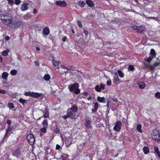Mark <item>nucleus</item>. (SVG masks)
I'll return each mask as SVG.
<instances>
[{
	"label": "nucleus",
	"instance_id": "1",
	"mask_svg": "<svg viewBox=\"0 0 160 160\" xmlns=\"http://www.w3.org/2000/svg\"><path fill=\"white\" fill-rule=\"evenodd\" d=\"M1 19L2 22L5 25H8L11 23L12 19L11 15L7 12H4L1 14Z\"/></svg>",
	"mask_w": 160,
	"mask_h": 160
},
{
	"label": "nucleus",
	"instance_id": "2",
	"mask_svg": "<svg viewBox=\"0 0 160 160\" xmlns=\"http://www.w3.org/2000/svg\"><path fill=\"white\" fill-rule=\"evenodd\" d=\"M78 107L75 105H72V107L68 110V116L72 118H76L77 116L76 113L78 111Z\"/></svg>",
	"mask_w": 160,
	"mask_h": 160
},
{
	"label": "nucleus",
	"instance_id": "3",
	"mask_svg": "<svg viewBox=\"0 0 160 160\" xmlns=\"http://www.w3.org/2000/svg\"><path fill=\"white\" fill-rule=\"evenodd\" d=\"M68 88L70 91L76 94H78L80 93V90L79 88V84L77 83H75L69 86Z\"/></svg>",
	"mask_w": 160,
	"mask_h": 160
},
{
	"label": "nucleus",
	"instance_id": "4",
	"mask_svg": "<svg viewBox=\"0 0 160 160\" xmlns=\"http://www.w3.org/2000/svg\"><path fill=\"white\" fill-rule=\"evenodd\" d=\"M22 24V22L21 21H17L12 20L11 23L9 24V26L13 28H16L21 26Z\"/></svg>",
	"mask_w": 160,
	"mask_h": 160
},
{
	"label": "nucleus",
	"instance_id": "5",
	"mask_svg": "<svg viewBox=\"0 0 160 160\" xmlns=\"http://www.w3.org/2000/svg\"><path fill=\"white\" fill-rule=\"evenodd\" d=\"M24 94L25 96L31 97L35 98H37L39 97H40L42 95L41 93L34 92H33L30 91L25 92Z\"/></svg>",
	"mask_w": 160,
	"mask_h": 160
},
{
	"label": "nucleus",
	"instance_id": "6",
	"mask_svg": "<svg viewBox=\"0 0 160 160\" xmlns=\"http://www.w3.org/2000/svg\"><path fill=\"white\" fill-rule=\"evenodd\" d=\"M122 127V124L121 122L120 121H117L113 127V130L116 132H119L121 131Z\"/></svg>",
	"mask_w": 160,
	"mask_h": 160
},
{
	"label": "nucleus",
	"instance_id": "7",
	"mask_svg": "<svg viewBox=\"0 0 160 160\" xmlns=\"http://www.w3.org/2000/svg\"><path fill=\"white\" fill-rule=\"evenodd\" d=\"M152 138L156 141H158L160 140L159 132L156 130H154L152 133Z\"/></svg>",
	"mask_w": 160,
	"mask_h": 160
},
{
	"label": "nucleus",
	"instance_id": "8",
	"mask_svg": "<svg viewBox=\"0 0 160 160\" xmlns=\"http://www.w3.org/2000/svg\"><path fill=\"white\" fill-rule=\"evenodd\" d=\"M27 139L31 145H33L35 142V139L34 136L32 134H29L27 136Z\"/></svg>",
	"mask_w": 160,
	"mask_h": 160
},
{
	"label": "nucleus",
	"instance_id": "9",
	"mask_svg": "<svg viewBox=\"0 0 160 160\" xmlns=\"http://www.w3.org/2000/svg\"><path fill=\"white\" fill-rule=\"evenodd\" d=\"M55 4L57 6L61 7H65L67 6V4L64 1H57L56 2Z\"/></svg>",
	"mask_w": 160,
	"mask_h": 160
},
{
	"label": "nucleus",
	"instance_id": "10",
	"mask_svg": "<svg viewBox=\"0 0 160 160\" xmlns=\"http://www.w3.org/2000/svg\"><path fill=\"white\" fill-rule=\"evenodd\" d=\"M39 113L43 114V117L44 118H47L49 116V112L47 108H45L44 111L40 110Z\"/></svg>",
	"mask_w": 160,
	"mask_h": 160
},
{
	"label": "nucleus",
	"instance_id": "11",
	"mask_svg": "<svg viewBox=\"0 0 160 160\" xmlns=\"http://www.w3.org/2000/svg\"><path fill=\"white\" fill-rule=\"evenodd\" d=\"M91 120L88 117H87L85 119V126L87 128L91 127Z\"/></svg>",
	"mask_w": 160,
	"mask_h": 160
},
{
	"label": "nucleus",
	"instance_id": "12",
	"mask_svg": "<svg viewBox=\"0 0 160 160\" xmlns=\"http://www.w3.org/2000/svg\"><path fill=\"white\" fill-rule=\"evenodd\" d=\"M29 4L27 3H23L21 7V10L22 11L27 10L29 8Z\"/></svg>",
	"mask_w": 160,
	"mask_h": 160
},
{
	"label": "nucleus",
	"instance_id": "13",
	"mask_svg": "<svg viewBox=\"0 0 160 160\" xmlns=\"http://www.w3.org/2000/svg\"><path fill=\"white\" fill-rule=\"evenodd\" d=\"M12 154L13 156H15L17 157H19L21 154L19 148H17L14 150L12 152Z\"/></svg>",
	"mask_w": 160,
	"mask_h": 160
},
{
	"label": "nucleus",
	"instance_id": "14",
	"mask_svg": "<svg viewBox=\"0 0 160 160\" xmlns=\"http://www.w3.org/2000/svg\"><path fill=\"white\" fill-rule=\"evenodd\" d=\"M114 74L113 82L114 83H116L119 81L120 79L118 77V73L116 72L114 73Z\"/></svg>",
	"mask_w": 160,
	"mask_h": 160
},
{
	"label": "nucleus",
	"instance_id": "15",
	"mask_svg": "<svg viewBox=\"0 0 160 160\" xmlns=\"http://www.w3.org/2000/svg\"><path fill=\"white\" fill-rule=\"evenodd\" d=\"M52 62L53 63V64L54 66L56 68H59V62L55 60H54V58L52 57Z\"/></svg>",
	"mask_w": 160,
	"mask_h": 160
},
{
	"label": "nucleus",
	"instance_id": "16",
	"mask_svg": "<svg viewBox=\"0 0 160 160\" xmlns=\"http://www.w3.org/2000/svg\"><path fill=\"white\" fill-rule=\"evenodd\" d=\"M49 33V29L48 27H46L43 29V33L45 35H48Z\"/></svg>",
	"mask_w": 160,
	"mask_h": 160
},
{
	"label": "nucleus",
	"instance_id": "17",
	"mask_svg": "<svg viewBox=\"0 0 160 160\" xmlns=\"http://www.w3.org/2000/svg\"><path fill=\"white\" fill-rule=\"evenodd\" d=\"M97 99V101L100 102H105V100L103 97H101L100 96H98Z\"/></svg>",
	"mask_w": 160,
	"mask_h": 160
},
{
	"label": "nucleus",
	"instance_id": "18",
	"mask_svg": "<svg viewBox=\"0 0 160 160\" xmlns=\"http://www.w3.org/2000/svg\"><path fill=\"white\" fill-rule=\"evenodd\" d=\"M139 88L141 89L144 88L146 86V84L143 82H141L138 83Z\"/></svg>",
	"mask_w": 160,
	"mask_h": 160
},
{
	"label": "nucleus",
	"instance_id": "19",
	"mask_svg": "<svg viewBox=\"0 0 160 160\" xmlns=\"http://www.w3.org/2000/svg\"><path fill=\"white\" fill-rule=\"evenodd\" d=\"M10 132H8L7 131H6V132L5 135V136L3 139V140L1 141V144H2L4 142L6 141L8 138L7 136L8 135Z\"/></svg>",
	"mask_w": 160,
	"mask_h": 160
},
{
	"label": "nucleus",
	"instance_id": "20",
	"mask_svg": "<svg viewBox=\"0 0 160 160\" xmlns=\"http://www.w3.org/2000/svg\"><path fill=\"white\" fill-rule=\"evenodd\" d=\"M69 138H66L65 140V144L67 147H69L71 145L72 143Z\"/></svg>",
	"mask_w": 160,
	"mask_h": 160
},
{
	"label": "nucleus",
	"instance_id": "21",
	"mask_svg": "<svg viewBox=\"0 0 160 160\" xmlns=\"http://www.w3.org/2000/svg\"><path fill=\"white\" fill-rule=\"evenodd\" d=\"M154 150L155 153L160 158V152L159 151L158 148L157 146L154 147Z\"/></svg>",
	"mask_w": 160,
	"mask_h": 160
},
{
	"label": "nucleus",
	"instance_id": "22",
	"mask_svg": "<svg viewBox=\"0 0 160 160\" xmlns=\"http://www.w3.org/2000/svg\"><path fill=\"white\" fill-rule=\"evenodd\" d=\"M98 103L97 102H95L94 105V108L92 109V112H95L97 110L98 108Z\"/></svg>",
	"mask_w": 160,
	"mask_h": 160
},
{
	"label": "nucleus",
	"instance_id": "23",
	"mask_svg": "<svg viewBox=\"0 0 160 160\" xmlns=\"http://www.w3.org/2000/svg\"><path fill=\"white\" fill-rule=\"evenodd\" d=\"M86 2L87 4L89 7H92L94 6V3L91 0H87Z\"/></svg>",
	"mask_w": 160,
	"mask_h": 160
},
{
	"label": "nucleus",
	"instance_id": "24",
	"mask_svg": "<svg viewBox=\"0 0 160 160\" xmlns=\"http://www.w3.org/2000/svg\"><path fill=\"white\" fill-rule=\"evenodd\" d=\"M9 49H7L6 50H4L2 52V55L3 56H6L8 54V53L9 52Z\"/></svg>",
	"mask_w": 160,
	"mask_h": 160
},
{
	"label": "nucleus",
	"instance_id": "25",
	"mask_svg": "<svg viewBox=\"0 0 160 160\" xmlns=\"http://www.w3.org/2000/svg\"><path fill=\"white\" fill-rule=\"evenodd\" d=\"M53 131L56 134H59L60 133V130L57 125L55 126L53 129Z\"/></svg>",
	"mask_w": 160,
	"mask_h": 160
},
{
	"label": "nucleus",
	"instance_id": "26",
	"mask_svg": "<svg viewBox=\"0 0 160 160\" xmlns=\"http://www.w3.org/2000/svg\"><path fill=\"white\" fill-rule=\"evenodd\" d=\"M42 124L43 127L48 128V120L47 119H45L42 122Z\"/></svg>",
	"mask_w": 160,
	"mask_h": 160
},
{
	"label": "nucleus",
	"instance_id": "27",
	"mask_svg": "<svg viewBox=\"0 0 160 160\" xmlns=\"http://www.w3.org/2000/svg\"><path fill=\"white\" fill-rule=\"evenodd\" d=\"M50 78V76L48 74H47L44 75L43 79L46 81H49Z\"/></svg>",
	"mask_w": 160,
	"mask_h": 160
},
{
	"label": "nucleus",
	"instance_id": "28",
	"mask_svg": "<svg viewBox=\"0 0 160 160\" xmlns=\"http://www.w3.org/2000/svg\"><path fill=\"white\" fill-rule=\"evenodd\" d=\"M8 76V73L5 72H3L2 74V78L5 80H6L7 79Z\"/></svg>",
	"mask_w": 160,
	"mask_h": 160
},
{
	"label": "nucleus",
	"instance_id": "29",
	"mask_svg": "<svg viewBox=\"0 0 160 160\" xmlns=\"http://www.w3.org/2000/svg\"><path fill=\"white\" fill-rule=\"evenodd\" d=\"M144 28L142 26L138 27L137 32L138 33L142 32L144 30Z\"/></svg>",
	"mask_w": 160,
	"mask_h": 160
},
{
	"label": "nucleus",
	"instance_id": "30",
	"mask_svg": "<svg viewBox=\"0 0 160 160\" xmlns=\"http://www.w3.org/2000/svg\"><path fill=\"white\" fill-rule=\"evenodd\" d=\"M85 4V3L82 1H80L78 2V5L80 6L81 8L83 7Z\"/></svg>",
	"mask_w": 160,
	"mask_h": 160
},
{
	"label": "nucleus",
	"instance_id": "31",
	"mask_svg": "<svg viewBox=\"0 0 160 160\" xmlns=\"http://www.w3.org/2000/svg\"><path fill=\"white\" fill-rule=\"evenodd\" d=\"M143 151L145 154H147L149 151V149L146 147H144L143 149Z\"/></svg>",
	"mask_w": 160,
	"mask_h": 160
},
{
	"label": "nucleus",
	"instance_id": "32",
	"mask_svg": "<svg viewBox=\"0 0 160 160\" xmlns=\"http://www.w3.org/2000/svg\"><path fill=\"white\" fill-rule=\"evenodd\" d=\"M142 125L141 124H138L137 125V129L138 132L140 133L142 132V131L141 130Z\"/></svg>",
	"mask_w": 160,
	"mask_h": 160
},
{
	"label": "nucleus",
	"instance_id": "33",
	"mask_svg": "<svg viewBox=\"0 0 160 160\" xmlns=\"http://www.w3.org/2000/svg\"><path fill=\"white\" fill-rule=\"evenodd\" d=\"M68 155L67 154H64L62 156V160H69L68 158Z\"/></svg>",
	"mask_w": 160,
	"mask_h": 160
},
{
	"label": "nucleus",
	"instance_id": "34",
	"mask_svg": "<svg viewBox=\"0 0 160 160\" xmlns=\"http://www.w3.org/2000/svg\"><path fill=\"white\" fill-rule=\"evenodd\" d=\"M118 74L120 78H123L124 77V74L121 71L118 70Z\"/></svg>",
	"mask_w": 160,
	"mask_h": 160
},
{
	"label": "nucleus",
	"instance_id": "35",
	"mask_svg": "<svg viewBox=\"0 0 160 160\" xmlns=\"http://www.w3.org/2000/svg\"><path fill=\"white\" fill-rule=\"evenodd\" d=\"M100 88V86H99L98 85H97L96 86L95 88V90L97 91L100 92L101 91Z\"/></svg>",
	"mask_w": 160,
	"mask_h": 160
},
{
	"label": "nucleus",
	"instance_id": "36",
	"mask_svg": "<svg viewBox=\"0 0 160 160\" xmlns=\"http://www.w3.org/2000/svg\"><path fill=\"white\" fill-rule=\"evenodd\" d=\"M47 128H45L43 127L41 129V131L42 132L45 133L46 132L47 129Z\"/></svg>",
	"mask_w": 160,
	"mask_h": 160
},
{
	"label": "nucleus",
	"instance_id": "37",
	"mask_svg": "<svg viewBox=\"0 0 160 160\" xmlns=\"http://www.w3.org/2000/svg\"><path fill=\"white\" fill-rule=\"evenodd\" d=\"M150 53L152 55V56H153V57H154L155 55V50L153 49H151V50Z\"/></svg>",
	"mask_w": 160,
	"mask_h": 160
},
{
	"label": "nucleus",
	"instance_id": "38",
	"mask_svg": "<svg viewBox=\"0 0 160 160\" xmlns=\"http://www.w3.org/2000/svg\"><path fill=\"white\" fill-rule=\"evenodd\" d=\"M10 73L12 75H15L17 73V71L15 70H13L11 71Z\"/></svg>",
	"mask_w": 160,
	"mask_h": 160
},
{
	"label": "nucleus",
	"instance_id": "39",
	"mask_svg": "<svg viewBox=\"0 0 160 160\" xmlns=\"http://www.w3.org/2000/svg\"><path fill=\"white\" fill-rule=\"evenodd\" d=\"M154 57H153V56H149V57L147 59V61L148 62H150Z\"/></svg>",
	"mask_w": 160,
	"mask_h": 160
},
{
	"label": "nucleus",
	"instance_id": "40",
	"mask_svg": "<svg viewBox=\"0 0 160 160\" xmlns=\"http://www.w3.org/2000/svg\"><path fill=\"white\" fill-rule=\"evenodd\" d=\"M8 104V107L10 109H12L13 108H14V107L13 105V104L11 102H9Z\"/></svg>",
	"mask_w": 160,
	"mask_h": 160
},
{
	"label": "nucleus",
	"instance_id": "41",
	"mask_svg": "<svg viewBox=\"0 0 160 160\" xmlns=\"http://www.w3.org/2000/svg\"><path fill=\"white\" fill-rule=\"evenodd\" d=\"M8 1V3L11 5H13L14 4V1L13 0H7Z\"/></svg>",
	"mask_w": 160,
	"mask_h": 160
},
{
	"label": "nucleus",
	"instance_id": "42",
	"mask_svg": "<svg viewBox=\"0 0 160 160\" xmlns=\"http://www.w3.org/2000/svg\"><path fill=\"white\" fill-rule=\"evenodd\" d=\"M19 101L23 104H24L26 102V101L22 98H20L19 100Z\"/></svg>",
	"mask_w": 160,
	"mask_h": 160
},
{
	"label": "nucleus",
	"instance_id": "43",
	"mask_svg": "<svg viewBox=\"0 0 160 160\" xmlns=\"http://www.w3.org/2000/svg\"><path fill=\"white\" fill-rule=\"evenodd\" d=\"M134 69L133 66L132 65H130L129 66L128 69L131 71H133Z\"/></svg>",
	"mask_w": 160,
	"mask_h": 160
},
{
	"label": "nucleus",
	"instance_id": "44",
	"mask_svg": "<svg viewBox=\"0 0 160 160\" xmlns=\"http://www.w3.org/2000/svg\"><path fill=\"white\" fill-rule=\"evenodd\" d=\"M155 97L157 99H159L160 98V92H157L155 95Z\"/></svg>",
	"mask_w": 160,
	"mask_h": 160
},
{
	"label": "nucleus",
	"instance_id": "45",
	"mask_svg": "<svg viewBox=\"0 0 160 160\" xmlns=\"http://www.w3.org/2000/svg\"><path fill=\"white\" fill-rule=\"evenodd\" d=\"M100 86L101 90H104L105 89V85L104 84L101 83Z\"/></svg>",
	"mask_w": 160,
	"mask_h": 160
},
{
	"label": "nucleus",
	"instance_id": "46",
	"mask_svg": "<svg viewBox=\"0 0 160 160\" xmlns=\"http://www.w3.org/2000/svg\"><path fill=\"white\" fill-rule=\"evenodd\" d=\"M15 3L17 5L19 4L21 2V1L20 0H15Z\"/></svg>",
	"mask_w": 160,
	"mask_h": 160
},
{
	"label": "nucleus",
	"instance_id": "47",
	"mask_svg": "<svg viewBox=\"0 0 160 160\" xmlns=\"http://www.w3.org/2000/svg\"><path fill=\"white\" fill-rule=\"evenodd\" d=\"M148 67L151 70H153L155 68V67L154 66L153 64L150 65Z\"/></svg>",
	"mask_w": 160,
	"mask_h": 160
},
{
	"label": "nucleus",
	"instance_id": "48",
	"mask_svg": "<svg viewBox=\"0 0 160 160\" xmlns=\"http://www.w3.org/2000/svg\"><path fill=\"white\" fill-rule=\"evenodd\" d=\"M7 124H8V126H11V121L9 119H8L7 120Z\"/></svg>",
	"mask_w": 160,
	"mask_h": 160
},
{
	"label": "nucleus",
	"instance_id": "49",
	"mask_svg": "<svg viewBox=\"0 0 160 160\" xmlns=\"http://www.w3.org/2000/svg\"><path fill=\"white\" fill-rule=\"evenodd\" d=\"M112 82L111 80H108L107 82V84L108 86H110Z\"/></svg>",
	"mask_w": 160,
	"mask_h": 160
},
{
	"label": "nucleus",
	"instance_id": "50",
	"mask_svg": "<svg viewBox=\"0 0 160 160\" xmlns=\"http://www.w3.org/2000/svg\"><path fill=\"white\" fill-rule=\"evenodd\" d=\"M78 26L80 28L82 27V23L81 21H78Z\"/></svg>",
	"mask_w": 160,
	"mask_h": 160
},
{
	"label": "nucleus",
	"instance_id": "51",
	"mask_svg": "<svg viewBox=\"0 0 160 160\" xmlns=\"http://www.w3.org/2000/svg\"><path fill=\"white\" fill-rule=\"evenodd\" d=\"M112 101L113 102H118V105L120 104V102H118V101L117 99L113 98L112 99Z\"/></svg>",
	"mask_w": 160,
	"mask_h": 160
},
{
	"label": "nucleus",
	"instance_id": "52",
	"mask_svg": "<svg viewBox=\"0 0 160 160\" xmlns=\"http://www.w3.org/2000/svg\"><path fill=\"white\" fill-rule=\"evenodd\" d=\"M82 94L83 95V96H82V97L83 98H85V96H88V93L87 92H84Z\"/></svg>",
	"mask_w": 160,
	"mask_h": 160
},
{
	"label": "nucleus",
	"instance_id": "53",
	"mask_svg": "<svg viewBox=\"0 0 160 160\" xmlns=\"http://www.w3.org/2000/svg\"><path fill=\"white\" fill-rule=\"evenodd\" d=\"M138 27L137 26H134L132 27V28L134 30H137V31H138Z\"/></svg>",
	"mask_w": 160,
	"mask_h": 160
},
{
	"label": "nucleus",
	"instance_id": "54",
	"mask_svg": "<svg viewBox=\"0 0 160 160\" xmlns=\"http://www.w3.org/2000/svg\"><path fill=\"white\" fill-rule=\"evenodd\" d=\"M6 92L5 90L0 89V93L5 94Z\"/></svg>",
	"mask_w": 160,
	"mask_h": 160
},
{
	"label": "nucleus",
	"instance_id": "55",
	"mask_svg": "<svg viewBox=\"0 0 160 160\" xmlns=\"http://www.w3.org/2000/svg\"><path fill=\"white\" fill-rule=\"evenodd\" d=\"M11 128L10 126H8V128L7 130L6 131H7L8 132H10V131H11Z\"/></svg>",
	"mask_w": 160,
	"mask_h": 160
},
{
	"label": "nucleus",
	"instance_id": "56",
	"mask_svg": "<svg viewBox=\"0 0 160 160\" xmlns=\"http://www.w3.org/2000/svg\"><path fill=\"white\" fill-rule=\"evenodd\" d=\"M61 148L60 146L58 144H57L56 146V149L57 150H58L59 149Z\"/></svg>",
	"mask_w": 160,
	"mask_h": 160
},
{
	"label": "nucleus",
	"instance_id": "57",
	"mask_svg": "<svg viewBox=\"0 0 160 160\" xmlns=\"http://www.w3.org/2000/svg\"><path fill=\"white\" fill-rule=\"evenodd\" d=\"M159 64V63L157 62H155V63H154V64H153V65H154V66L155 67H156Z\"/></svg>",
	"mask_w": 160,
	"mask_h": 160
},
{
	"label": "nucleus",
	"instance_id": "58",
	"mask_svg": "<svg viewBox=\"0 0 160 160\" xmlns=\"http://www.w3.org/2000/svg\"><path fill=\"white\" fill-rule=\"evenodd\" d=\"M147 18H151V19H155V20H156V18L155 17H148Z\"/></svg>",
	"mask_w": 160,
	"mask_h": 160
},
{
	"label": "nucleus",
	"instance_id": "59",
	"mask_svg": "<svg viewBox=\"0 0 160 160\" xmlns=\"http://www.w3.org/2000/svg\"><path fill=\"white\" fill-rule=\"evenodd\" d=\"M67 39V37L66 36L64 37L63 38H62V40L64 42Z\"/></svg>",
	"mask_w": 160,
	"mask_h": 160
},
{
	"label": "nucleus",
	"instance_id": "60",
	"mask_svg": "<svg viewBox=\"0 0 160 160\" xmlns=\"http://www.w3.org/2000/svg\"><path fill=\"white\" fill-rule=\"evenodd\" d=\"M61 67L63 69H66V70H67V69H68V68H67L64 66L61 65Z\"/></svg>",
	"mask_w": 160,
	"mask_h": 160
},
{
	"label": "nucleus",
	"instance_id": "61",
	"mask_svg": "<svg viewBox=\"0 0 160 160\" xmlns=\"http://www.w3.org/2000/svg\"><path fill=\"white\" fill-rule=\"evenodd\" d=\"M84 32L86 35H87L88 34V32L86 30H84Z\"/></svg>",
	"mask_w": 160,
	"mask_h": 160
},
{
	"label": "nucleus",
	"instance_id": "62",
	"mask_svg": "<svg viewBox=\"0 0 160 160\" xmlns=\"http://www.w3.org/2000/svg\"><path fill=\"white\" fill-rule=\"evenodd\" d=\"M33 12L34 13H37V10L36 9H34V10H33Z\"/></svg>",
	"mask_w": 160,
	"mask_h": 160
},
{
	"label": "nucleus",
	"instance_id": "63",
	"mask_svg": "<svg viewBox=\"0 0 160 160\" xmlns=\"http://www.w3.org/2000/svg\"><path fill=\"white\" fill-rule=\"evenodd\" d=\"M10 39V38L9 36H6L5 38V39L6 40H8Z\"/></svg>",
	"mask_w": 160,
	"mask_h": 160
},
{
	"label": "nucleus",
	"instance_id": "64",
	"mask_svg": "<svg viewBox=\"0 0 160 160\" xmlns=\"http://www.w3.org/2000/svg\"><path fill=\"white\" fill-rule=\"evenodd\" d=\"M35 63L36 64V65L37 66H38L39 65V62H38V61H35Z\"/></svg>",
	"mask_w": 160,
	"mask_h": 160
}]
</instances>
